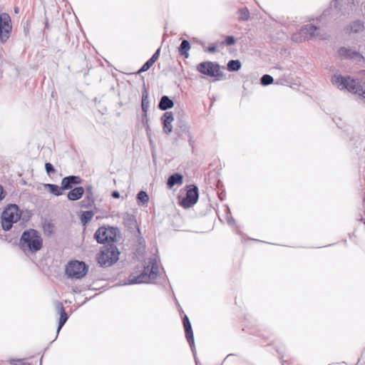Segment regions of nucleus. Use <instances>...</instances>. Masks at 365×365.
Wrapping results in <instances>:
<instances>
[{"label":"nucleus","instance_id":"nucleus-1","mask_svg":"<svg viewBox=\"0 0 365 365\" xmlns=\"http://www.w3.org/2000/svg\"><path fill=\"white\" fill-rule=\"evenodd\" d=\"M19 245L24 252L35 253L42 248L43 239L38 232L30 229L23 232Z\"/></svg>","mask_w":365,"mask_h":365},{"label":"nucleus","instance_id":"nucleus-2","mask_svg":"<svg viewBox=\"0 0 365 365\" xmlns=\"http://www.w3.org/2000/svg\"><path fill=\"white\" fill-rule=\"evenodd\" d=\"M332 83L340 90L346 89L350 93L358 94L365 100V86L350 77H343L340 75H334L331 79Z\"/></svg>","mask_w":365,"mask_h":365},{"label":"nucleus","instance_id":"nucleus-3","mask_svg":"<svg viewBox=\"0 0 365 365\" xmlns=\"http://www.w3.org/2000/svg\"><path fill=\"white\" fill-rule=\"evenodd\" d=\"M158 272V267L155 261L151 260L149 264L144 268L141 274L138 276L130 274L127 279L126 282H125V284L148 283L156 278Z\"/></svg>","mask_w":365,"mask_h":365},{"label":"nucleus","instance_id":"nucleus-4","mask_svg":"<svg viewBox=\"0 0 365 365\" xmlns=\"http://www.w3.org/2000/svg\"><path fill=\"white\" fill-rule=\"evenodd\" d=\"M20 216L19 209L16 205H8L1 215L2 228L6 231L9 230L13 224L19 220Z\"/></svg>","mask_w":365,"mask_h":365},{"label":"nucleus","instance_id":"nucleus-5","mask_svg":"<svg viewBox=\"0 0 365 365\" xmlns=\"http://www.w3.org/2000/svg\"><path fill=\"white\" fill-rule=\"evenodd\" d=\"M119 255L118 248L110 245L101 251L97 257L98 262L101 267H110L118 260Z\"/></svg>","mask_w":365,"mask_h":365},{"label":"nucleus","instance_id":"nucleus-6","mask_svg":"<svg viewBox=\"0 0 365 365\" xmlns=\"http://www.w3.org/2000/svg\"><path fill=\"white\" fill-rule=\"evenodd\" d=\"M118 233L119 231L116 227H101L96 230L94 238L100 244L113 242L117 240Z\"/></svg>","mask_w":365,"mask_h":365},{"label":"nucleus","instance_id":"nucleus-7","mask_svg":"<svg viewBox=\"0 0 365 365\" xmlns=\"http://www.w3.org/2000/svg\"><path fill=\"white\" fill-rule=\"evenodd\" d=\"M319 29L314 25H306L299 33L292 35V39L295 42H302L306 40L315 38L320 36Z\"/></svg>","mask_w":365,"mask_h":365},{"label":"nucleus","instance_id":"nucleus-8","mask_svg":"<svg viewBox=\"0 0 365 365\" xmlns=\"http://www.w3.org/2000/svg\"><path fill=\"white\" fill-rule=\"evenodd\" d=\"M88 272V267L83 262L77 260L70 262L66 268V273L70 278L81 279Z\"/></svg>","mask_w":365,"mask_h":365},{"label":"nucleus","instance_id":"nucleus-9","mask_svg":"<svg viewBox=\"0 0 365 365\" xmlns=\"http://www.w3.org/2000/svg\"><path fill=\"white\" fill-rule=\"evenodd\" d=\"M197 70L200 73L211 77H220L222 76L220 66L211 61H205L199 63L197 66Z\"/></svg>","mask_w":365,"mask_h":365},{"label":"nucleus","instance_id":"nucleus-10","mask_svg":"<svg viewBox=\"0 0 365 365\" xmlns=\"http://www.w3.org/2000/svg\"><path fill=\"white\" fill-rule=\"evenodd\" d=\"M12 26L11 18L6 13L0 14V41L4 43L9 38Z\"/></svg>","mask_w":365,"mask_h":365},{"label":"nucleus","instance_id":"nucleus-11","mask_svg":"<svg viewBox=\"0 0 365 365\" xmlns=\"http://www.w3.org/2000/svg\"><path fill=\"white\" fill-rule=\"evenodd\" d=\"M198 199V189L193 185L187 191L186 196L182 200L181 205L185 208H188L194 205Z\"/></svg>","mask_w":365,"mask_h":365},{"label":"nucleus","instance_id":"nucleus-12","mask_svg":"<svg viewBox=\"0 0 365 365\" xmlns=\"http://www.w3.org/2000/svg\"><path fill=\"white\" fill-rule=\"evenodd\" d=\"M338 52L339 56L346 58H356L359 61H361L362 59H364L363 56L361 55L358 51L346 47H341Z\"/></svg>","mask_w":365,"mask_h":365},{"label":"nucleus","instance_id":"nucleus-13","mask_svg":"<svg viewBox=\"0 0 365 365\" xmlns=\"http://www.w3.org/2000/svg\"><path fill=\"white\" fill-rule=\"evenodd\" d=\"M163 123V131L166 134H170L173 130L172 123L174 120V118L172 112H165L161 118Z\"/></svg>","mask_w":365,"mask_h":365},{"label":"nucleus","instance_id":"nucleus-14","mask_svg":"<svg viewBox=\"0 0 365 365\" xmlns=\"http://www.w3.org/2000/svg\"><path fill=\"white\" fill-rule=\"evenodd\" d=\"M183 325H184V328H185V336H186L187 340L188 343L190 344V346H191L192 350L193 351H194L193 350V346H194L193 332L192 330L190 322L187 316H185V317L183 319Z\"/></svg>","mask_w":365,"mask_h":365},{"label":"nucleus","instance_id":"nucleus-15","mask_svg":"<svg viewBox=\"0 0 365 365\" xmlns=\"http://www.w3.org/2000/svg\"><path fill=\"white\" fill-rule=\"evenodd\" d=\"M81 182V179L78 176L70 175L62 179L61 185L63 190L71 189L73 185H78Z\"/></svg>","mask_w":365,"mask_h":365},{"label":"nucleus","instance_id":"nucleus-16","mask_svg":"<svg viewBox=\"0 0 365 365\" xmlns=\"http://www.w3.org/2000/svg\"><path fill=\"white\" fill-rule=\"evenodd\" d=\"M352 0H335L334 6L342 14H346L352 7Z\"/></svg>","mask_w":365,"mask_h":365},{"label":"nucleus","instance_id":"nucleus-17","mask_svg":"<svg viewBox=\"0 0 365 365\" xmlns=\"http://www.w3.org/2000/svg\"><path fill=\"white\" fill-rule=\"evenodd\" d=\"M183 182V177L180 173H174L171 175L167 182V185L169 188H172L174 185H180Z\"/></svg>","mask_w":365,"mask_h":365},{"label":"nucleus","instance_id":"nucleus-18","mask_svg":"<svg viewBox=\"0 0 365 365\" xmlns=\"http://www.w3.org/2000/svg\"><path fill=\"white\" fill-rule=\"evenodd\" d=\"M57 309L60 312V319L58 322V327L57 329V333L59 332L62 327L64 325V324L66 322L68 319V315L66 313L64 308L61 303H58L56 307Z\"/></svg>","mask_w":365,"mask_h":365},{"label":"nucleus","instance_id":"nucleus-19","mask_svg":"<svg viewBox=\"0 0 365 365\" xmlns=\"http://www.w3.org/2000/svg\"><path fill=\"white\" fill-rule=\"evenodd\" d=\"M57 309L60 312V319L58 322V327L57 329V333L59 332L62 327L64 325V324L66 322L68 319V315L66 313L64 308L61 303H58L56 307Z\"/></svg>","mask_w":365,"mask_h":365},{"label":"nucleus","instance_id":"nucleus-20","mask_svg":"<svg viewBox=\"0 0 365 365\" xmlns=\"http://www.w3.org/2000/svg\"><path fill=\"white\" fill-rule=\"evenodd\" d=\"M84 189L82 187H77L68 192L67 197L70 200H77L83 195Z\"/></svg>","mask_w":365,"mask_h":365},{"label":"nucleus","instance_id":"nucleus-21","mask_svg":"<svg viewBox=\"0 0 365 365\" xmlns=\"http://www.w3.org/2000/svg\"><path fill=\"white\" fill-rule=\"evenodd\" d=\"M174 106L173 101L170 99L167 96H163L160 101L158 108L162 110H166L173 108Z\"/></svg>","mask_w":365,"mask_h":365},{"label":"nucleus","instance_id":"nucleus-22","mask_svg":"<svg viewBox=\"0 0 365 365\" xmlns=\"http://www.w3.org/2000/svg\"><path fill=\"white\" fill-rule=\"evenodd\" d=\"M190 49V45L188 41L183 40L180 47L178 48L179 53L180 55L183 56L185 58H188L189 56V50Z\"/></svg>","mask_w":365,"mask_h":365},{"label":"nucleus","instance_id":"nucleus-23","mask_svg":"<svg viewBox=\"0 0 365 365\" xmlns=\"http://www.w3.org/2000/svg\"><path fill=\"white\" fill-rule=\"evenodd\" d=\"M364 26L361 21H354L349 25V30L353 33H359L364 31Z\"/></svg>","mask_w":365,"mask_h":365},{"label":"nucleus","instance_id":"nucleus-24","mask_svg":"<svg viewBox=\"0 0 365 365\" xmlns=\"http://www.w3.org/2000/svg\"><path fill=\"white\" fill-rule=\"evenodd\" d=\"M45 188L48 189V190L53 194L56 196H59L62 195V186L60 187L57 185L53 184H45Z\"/></svg>","mask_w":365,"mask_h":365},{"label":"nucleus","instance_id":"nucleus-25","mask_svg":"<svg viewBox=\"0 0 365 365\" xmlns=\"http://www.w3.org/2000/svg\"><path fill=\"white\" fill-rule=\"evenodd\" d=\"M149 99L147 91L143 92L141 107L143 113H147L149 108Z\"/></svg>","mask_w":365,"mask_h":365},{"label":"nucleus","instance_id":"nucleus-26","mask_svg":"<svg viewBox=\"0 0 365 365\" xmlns=\"http://www.w3.org/2000/svg\"><path fill=\"white\" fill-rule=\"evenodd\" d=\"M94 215L93 211H85L81 215V221L83 225L87 224L89 221L91 220Z\"/></svg>","mask_w":365,"mask_h":365},{"label":"nucleus","instance_id":"nucleus-27","mask_svg":"<svg viewBox=\"0 0 365 365\" xmlns=\"http://www.w3.org/2000/svg\"><path fill=\"white\" fill-rule=\"evenodd\" d=\"M241 68V63L238 60H230L227 63V69L230 71H237Z\"/></svg>","mask_w":365,"mask_h":365},{"label":"nucleus","instance_id":"nucleus-28","mask_svg":"<svg viewBox=\"0 0 365 365\" xmlns=\"http://www.w3.org/2000/svg\"><path fill=\"white\" fill-rule=\"evenodd\" d=\"M137 199L143 204H146L148 202L149 197L145 191H140L137 195Z\"/></svg>","mask_w":365,"mask_h":365},{"label":"nucleus","instance_id":"nucleus-29","mask_svg":"<svg viewBox=\"0 0 365 365\" xmlns=\"http://www.w3.org/2000/svg\"><path fill=\"white\" fill-rule=\"evenodd\" d=\"M272 82H273V78L268 74H265V75L262 76V77L260 79V83L263 86H268V85L272 83Z\"/></svg>","mask_w":365,"mask_h":365},{"label":"nucleus","instance_id":"nucleus-30","mask_svg":"<svg viewBox=\"0 0 365 365\" xmlns=\"http://www.w3.org/2000/svg\"><path fill=\"white\" fill-rule=\"evenodd\" d=\"M250 18V12L248 9H243L239 11V19L242 21H247Z\"/></svg>","mask_w":365,"mask_h":365},{"label":"nucleus","instance_id":"nucleus-31","mask_svg":"<svg viewBox=\"0 0 365 365\" xmlns=\"http://www.w3.org/2000/svg\"><path fill=\"white\" fill-rule=\"evenodd\" d=\"M87 198H88V201L86 203L85 202V200L82 201V203H85L83 205V206H91L92 205V203L93 202V197H92V192H91V188H88V190H87Z\"/></svg>","mask_w":365,"mask_h":365},{"label":"nucleus","instance_id":"nucleus-32","mask_svg":"<svg viewBox=\"0 0 365 365\" xmlns=\"http://www.w3.org/2000/svg\"><path fill=\"white\" fill-rule=\"evenodd\" d=\"M153 61H150V59L147 61L144 65L140 68V69L138 71V73H142L148 71L150 69V68L154 64Z\"/></svg>","mask_w":365,"mask_h":365},{"label":"nucleus","instance_id":"nucleus-33","mask_svg":"<svg viewBox=\"0 0 365 365\" xmlns=\"http://www.w3.org/2000/svg\"><path fill=\"white\" fill-rule=\"evenodd\" d=\"M45 169H46V173L50 175L51 173H53L55 172V170L53 168V166L49 163H46V165H45Z\"/></svg>","mask_w":365,"mask_h":365},{"label":"nucleus","instance_id":"nucleus-34","mask_svg":"<svg viewBox=\"0 0 365 365\" xmlns=\"http://www.w3.org/2000/svg\"><path fill=\"white\" fill-rule=\"evenodd\" d=\"M235 42V39L232 36H228L225 38V43L228 46L233 45Z\"/></svg>","mask_w":365,"mask_h":365},{"label":"nucleus","instance_id":"nucleus-35","mask_svg":"<svg viewBox=\"0 0 365 365\" xmlns=\"http://www.w3.org/2000/svg\"><path fill=\"white\" fill-rule=\"evenodd\" d=\"M160 48H158L156 50V51L155 52V53L152 56V57L150 58V61H153L152 62L154 63L157 60L158 58H159V56H160Z\"/></svg>","mask_w":365,"mask_h":365},{"label":"nucleus","instance_id":"nucleus-36","mask_svg":"<svg viewBox=\"0 0 365 365\" xmlns=\"http://www.w3.org/2000/svg\"><path fill=\"white\" fill-rule=\"evenodd\" d=\"M142 122L144 124V125L146 126V128L148 129L149 125H148V118L147 113H143V114L142 115Z\"/></svg>","mask_w":365,"mask_h":365},{"label":"nucleus","instance_id":"nucleus-37","mask_svg":"<svg viewBox=\"0 0 365 365\" xmlns=\"http://www.w3.org/2000/svg\"><path fill=\"white\" fill-rule=\"evenodd\" d=\"M11 364L12 365H31L29 363H24L21 360H15V359L11 360Z\"/></svg>","mask_w":365,"mask_h":365},{"label":"nucleus","instance_id":"nucleus-38","mask_svg":"<svg viewBox=\"0 0 365 365\" xmlns=\"http://www.w3.org/2000/svg\"><path fill=\"white\" fill-rule=\"evenodd\" d=\"M217 47L214 44L210 45L206 49L207 51L209 53H213L216 51Z\"/></svg>","mask_w":365,"mask_h":365},{"label":"nucleus","instance_id":"nucleus-39","mask_svg":"<svg viewBox=\"0 0 365 365\" xmlns=\"http://www.w3.org/2000/svg\"><path fill=\"white\" fill-rule=\"evenodd\" d=\"M5 197V193L3 189V187L0 185V201L3 200Z\"/></svg>","mask_w":365,"mask_h":365},{"label":"nucleus","instance_id":"nucleus-40","mask_svg":"<svg viewBox=\"0 0 365 365\" xmlns=\"http://www.w3.org/2000/svg\"><path fill=\"white\" fill-rule=\"evenodd\" d=\"M112 197L114 198H118L120 197V193L118 191H113L112 192Z\"/></svg>","mask_w":365,"mask_h":365},{"label":"nucleus","instance_id":"nucleus-41","mask_svg":"<svg viewBox=\"0 0 365 365\" xmlns=\"http://www.w3.org/2000/svg\"><path fill=\"white\" fill-rule=\"evenodd\" d=\"M14 11H15L16 13H18L19 12V9L18 8H15Z\"/></svg>","mask_w":365,"mask_h":365}]
</instances>
